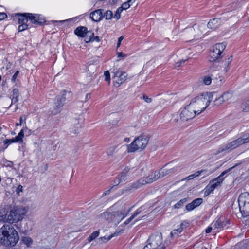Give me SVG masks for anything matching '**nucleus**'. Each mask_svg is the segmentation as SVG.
<instances>
[{
  "instance_id": "nucleus-1",
  "label": "nucleus",
  "mask_w": 249,
  "mask_h": 249,
  "mask_svg": "<svg viewBox=\"0 0 249 249\" xmlns=\"http://www.w3.org/2000/svg\"><path fill=\"white\" fill-rule=\"evenodd\" d=\"M19 239L18 231L9 224L4 225L0 229V243L5 246L14 247Z\"/></svg>"
},
{
  "instance_id": "nucleus-2",
  "label": "nucleus",
  "mask_w": 249,
  "mask_h": 249,
  "mask_svg": "<svg viewBox=\"0 0 249 249\" xmlns=\"http://www.w3.org/2000/svg\"><path fill=\"white\" fill-rule=\"evenodd\" d=\"M27 213L25 209L22 207L14 208L6 213L0 212V221L13 223L21 220Z\"/></svg>"
},
{
  "instance_id": "nucleus-3",
  "label": "nucleus",
  "mask_w": 249,
  "mask_h": 249,
  "mask_svg": "<svg viewBox=\"0 0 249 249\" xmlns=\"http://www.w3.org/2000/svg\"><path fill=\"white\" fill-rule=\"evenodd\" d=\"M213 93L209 92L203 94L192 99L189 104L194 110H199L200 113L209 105L212 101Z\"/></svg>"
},
{
  "instance_id": "nucleus-4",
  "label": "nucleus",
  "mask_w": 249,
  "mask_h": 249,
  "mask_svg": "<svg viewBox=\"0 0 249 249\" xmlns=\"http://www.w3.org/2000/svg\"><path fill=\"white\" fill-rule=\"evenodd\" d=\"M150 139V136L148 134H142L136 138L129 145H127L128 152H134L137 150H144L147 145Z\"/></svg>"
},
{
  "instance_id": "nucleus-5",
  "label": "nucleus",
  "mask_w": 249,
  "mask_h": 249,
  "mask_svg": "<svg viewBox=\"0 0 249 249\" xmlns=\"http://www.w3.org/2000/svg\"><path fill=\"white\" fill-rule=\"evenodd\" d=\"M160 178L158 172L157 171H156L154 173H152L151 174L149 175L147 177L142 178L139 180H138L137 182L133 183L132 184L130 185L127 188L124 190L123 192H125L127 191L131 190L132 189H138L142 185H145L148 183H151L154 181H156Z\"/></svg>"
},
{
  "instance_id": "nucleus-6",
  "label": "nucleus",
  "mask_w": 249,
  "mask_h": 249,
  "mask_svg": "<svg viewBox=\"0 0 249 249\" xmlns=\"http://www.w3.org/2000/svg\"><path fill=\"white\" fill-rule=\"evenodd\" d=\"M162 243V236L161 233L151 235L147 241V245L143 249H157Z\"/></svg>"
},
{
  "instance_id": "nucleus-7",
  "label": "nucleus",
  "mask_w": 249,
  "mask_h": 249,
  "mask_svg": "<svg viewBox=\"0 0 249 249\" xmlns=\"http://www.w3.org/2000/svg\"><path fill=\"white\" fill-rule=\"evenodd\" d=\"M233 168V167L224 171L217 178L211 180L205 188V195L206 196L209 195L216 187L220 185L224 179L223 176Z\"/></svg>"
},
{
  "instance_id": "nucleus-8",
  "label": "nucleus",
  "mask_w": 249,
  "mask_h": 249,
  "mask_svg": "<svg viewBox=\"0 0 249 249\" xmlns=\"http://www.w3.org/2000/svg\"><path fill=\"white\" fill-rule=\"evenodd\" d=\"M199 110H194L189 105L186 106L180 113V119L187 121L193 119L197 114H199Z\"/></svg>"
},
{
  "instance_id": "nucleus-9",
  "label": "nucleus",
  "mask_w": 249,
  "mask_h": 249,
  "mask_svg": "<svg viewBox=\"0 0 249 249\" xmlns=\"http://www.w3.org/2000/svg\"><path fill=\"white\" fill-rule=\"evenodd\" d=\"M226 45L223 43H217L213 48L210 54L209 60L211 62L215 61L218 58H219L221 53L225 50Z\"/></svg>"
},
{
  "instance_id": "nucleus-10",
  "label": "nucleus",
  "mask_w": 249,
  "mask_h": 249,
  "mask_svg": "<svg viewBox=\"0 0 249 249\" xmlns=\"http://www.w3.org/2000/svg\"><path fill=\"white\" fill-rule=\"evenodd\" d=\"M242 144L241 140L238 138L237 139L219 148L216 154L222 153L224 151H231Z\"/></svg>"
},
{
  "instance_id": "nucleus-11",
  "label": "nucleus",
  "mask_w": 249,
  "mask_h": 249,
  "mask_svg": "<svg viewBox=\"0 0 249 249\" xmlns=\"http://www.w3.org/2000/svg\"><path fill=\"white\" fill-rule=\"evenodd\" d=\"M113 78L114 79V86L119 87L124 83L126 80L127 74L124 71L117 70L114 72Z\"/></svg>"
},
{
  "instance_id": "nucleus-12",
  "label": "nucleus",
  "mask_w": 249,
  "mask_h": 249,
  "mask_svg": "<svg viewBox=\"0 0 249 249\" xmlns=\"http://www.w3.org/2000/svg\"><path fill=\"white\" fill-rule=\"evenodd\" d=\"M66 95V91L64 90L61 96H59L57 97V100L56 102L55 103L54 110L53 111V113L54 114H57L60 112V108L62 107L64 105V103L66 99L65 97Z\"/></svg>"
},
{
  "instance_id": "nucleus-13",
  "label": "nucleus",
  "mask_w": 249,
  "mask_h": 249,
  "mask_svg": "<svg viewBox=\"0 0 249 249\" xmlns=\"http://www.w3.org/2000/svg\"><path fill=\"white\" fill-rule=\"evenodd\" d=\"M129 211L126 212L124 210L114 211L112 222L118 224L128 214Z\"/></svg>"
},
{
  "instance_id": "nucleus-14",
  "label": "nucleus",
  "mask_w": 249,
  "mask_h": 249,
  "mask_svg": "<svg viewBox=\"0 0 249 249\" xmlns=\"http://www.w3.org/2000/svg\"><path fill=\"white\" fill-rule=\"evenodd\" d=\"M29 20L36 25H41L45 22L44 18L39 15L28 13Z\"/></svg>"
},
{
  "instance_id": "nucleus-15",
  "label": "nucleus",
  "mask_w": 249,
  "mask_h": 249,
  "mask_svg": "<svg viewBox=\"0 0 249 249\" xmlns=\"http://www.w3.org/2000/svg\"><path fill=\"white\" fill-rule=\"evenodd\" d=\"M90 18L95 22L99 21L103 18V13L101 9H98L92 12L90 14Z\"/></svg>"
},
{
  "instance_id": "nucleus-16",
  "label": "nucleus",
  "mask_w": 249,
  "mask_h": 249,
  "mask_svg": "<svg viewBox=\"0 0 249 249\" xmlns=\"http://www.w3.org/2000/svg\"><path fill=\"white\" fill-rule=\"evenodd\" d=\"M145 209L143 208V207H142L138 209L136 211L133 213V214L130 217H129L128 219H127L124 222V225H127L128 223H129L136 216L142 213L144 214L146 211H145Z\"/></svg>"
},
{
  "instance_id": "nucleus-17",
  "label": "nucleus",
  "mask_w": 249,
  "mask_h": 249,
  "mask_svg": "<svg viewBox=\"0 0 249 249\" xmlns=\"http://www.w3.org/2000/svg\"><path fill=\"white\" fill-rule=\"evenodd\" d=\"M177 171L176 168H172L170 169H165L164 168H161L159 171H157L160 176V178H162L167 175L173 174Z\"/></svg>"
},
{
  "instance_id": "nucleus-18",
  "label": "nucleus",
  "mask_w": 249,
  "mask_h": 249,
  "mask_svg": "<svg viewBox=\"0 0 249 249\" xmlns=\"http://www.w3.org/2000/svg\"><path fill=\"white\" fill-rule=\"evenodd\" d=\"M114 211H113L112 208L108 209L107 211L102 213L100 216L102 218H103L109 222L112 221L113 214Z\"/></svg>"
},
{
  "instance_id": "nucleus-19",
  "label": "nucleus",
  "mask_w": 249,
  "mask_h": 249,
  "mask_svg": "<svg viewBox=\"0 0 249 249\" xmlns=\"http://www.w3.org/2000/svg\"><path fill=\"white\" fill-rule=\"evenodd\" d=\"M238 201L239 205H244L249 203V193H242L239 196Z\"/></svg>"
},
{
  "instance_id": "nucleus-20",
  "label": "nucleus",
  "mask_w": 249,
  "mask_h": 249,
  "mask_svg": "<svg viewBox=\"0 0 249 249\" xmlns=\"http://www.w3.org/2000/svg\"><path fill=\"white\" fill-rule=\"evenodd\" d=\"M220 23V19L214 18L210 20L208 23L207 26L209 28L215 30L219 26Z\"/></svg>"
},
{
  "instance_id": "nucleus-21",
  "label": "nucleus",
  "mask_w": 249,
  "mask_h": 249,
  "mask_svg": "<svg viewBox=\"0 0 249 249\" xmlns=\"http://www.w3.org/2000/svg\"><path fill=\"white\" fill-rule=\"evenodd\" d=\"M232 61V56H230L226 58L224 61L222 62L223 71L226 73L229 70V66Z\"/></svg>"
},
{
  "instance_id": "nucleus-22",
  "label": "nucleus",
  "mask_w": 249,
  "mask_h": 249,
  "mask_svg": "<svg viewBox=\"0 0 249 249\" xmlns=\"http://www.w3.org/2000/svg\"><path fill=\"white\" fill-rule=\"evenodd\" d=\"M28 13L20 14L17 13V16H18V23L22 24L27 23L29 20Z\"/></svg>"
},
{
  "instance_id": "nucleus-23",
  "label": "nucleus",
  "mask_w": 249,
  "mask_h": 249,
  "mask_svg": "<svg viewBox=\"0 0 249 249\" xmlns=\"http://www.w3.org/2000/svg\"><path fill=\"white\" fill-rule=\"evenodd\" d=\"M228 222H222L219 219H217L213 224H212V225L213 226V229L216 230V231H218L219 230L223 228L226 225Z\"/></svg>"
},
{
  "instance_id": "nucleus-24",
  "label": "nucleus",
  "mask_w": 249,
  "mask_h": 249,
  "mask_svg": "<svg viewBox=\"0 0 249 249\" xmlns=\"http://www.w3.org/2000/svg\"><path fill=\"white\" fill-rule=\"evenodd\" d=\"M240 211L244 216H249V203L246 204L239 205Z\"/></svg>"
},
{
  "instance_id": "nucleus-25",
  "label": "nucleus",
  "mask_w": 249,
  "mask_h": 249,
  "mask_svg": "<svg viewBox=\"0 0 249 249\" xmlns=\"http://www.w3.org/2000/svg\"><path fill=\"white\" fill-rule=\"evenodd\" d=\"M121 232H122L121 231H118V232H115L114 233L111 234L110 235H109L107 237H106V236L100 237L98 239L99 242L101 244L103 243H106V242H107L108 241H109V240H110L113 237L120 235L121 233Z\"/></svg>"
},
{
  "instance_id": "nucleus-26",
  "label": "nucleus",
  "mask_w": 249,
  "mask_h": 249,
  "mask_svg": "<svg viewBox=\"0 0 249 249\" xmlns=\"http://www.w3.org/2000/svg\"><path fill=\"white\" fill-rule=\"evenodd\" d=\"M87 32V28L84 26L78 27L74 30L75 34L80 37H84Z\"/></svg>"
},
{
  "instance_id": "nucleus-27",
  "label": "nucleus",
  "mask_w": 249,
  "mask_h": 249,
  "mask_svg": "<svg viewBox=\"0 0 249 249\" xmlns=\"http://www.w3.org/2000/svg\"><path fill=\"white\" fill-rule=\"evenodd\" d=\"M130 169L128 167H125L123 171L118 175V177L122 181H124L126 179V177L128 175V173Z\"/></svg>"
},
{
  "instance_id": "nucleus-28",
  "label": "nucleus",
  "mask_w": 249,
  "mask_h": 249,
  "mask_svg": "<svg viewBox=\"0 0 249 249\" xmlns=\"http://www.w3.org/2000/svg\"><path fill=\"white\" fill-rule=\"evenodd\" d=\"M207 172V171L206 169L201 170L200 171H197V172H195L194 174L189 175V176H188L187 177L185 178L184 179L187 180L193 179L195 178L198 177L201 174H202L203 173H205ZM183 180H184V179Z\"/></svg>"
},
{
  "instance_id": "nucleus-29",
  "label": "nucleus",
  "mask_w": 249,
  "mask_h": 249,
  "mask_svg": "<svg viewBox=\"0 0 249 249\" xmlns=\"http://www.w3.org/2000/svg\"><path fill=\"white\" fill-rule=\"evenodd\" d=\"M187 224V222H183L180 224V227L179 228L173 230L170 233V235L171 237H174L175 235H177L178 233H180L183 230V226L186 225Z\"/></svg>"
},
{
  "instance_id": "nucleus-30",
  "label": "nucleus",
  "mask_w": 249,
  "mask_h": 249,
  "mask_svg": "<svg viewBox=\"0 0 249 249\" xmlns=\"http://www.w3.org/2000/svg\"><path fill=\"white\" fill-rule=\"evenodd\" d=\"M241 108L244 112H249V99H246L242 102Z\"/></svg>"
},
{
  "instance_id": "nucleus-31",
  "label": "nucleus",
  "mask_w": 249,
  "mask_h": 249,
  "mask_svg": "<svg viewBox=\"0 0 249 249\" xmlns=\"http://www.w3.org/2000/svg\"><path fill=\"white\" fill-rule=\"evenodd\" d=\"M93 35L94 33L92 31H87L84 36L85 37V41L86 43L91 42L93 40L92 38L93 37Z\"/></svg>"
},
{
  "instance_id": "nucleus-32",
  "label": "nucleus",
  "mask_w": 249,
  "mask_h": 249,
  "mask_svg": "<svg viewBox=\"0 0 249 249\" xmlns=\"http://www.w3.org/2000/svg\"><path fill=\"white\" fill-rule=\"evenodd\" d=\"M241 140L242 144H245L249 142V133H246L243 134L239 138Z\"/></svg>"
},
{
  "instance_id": "nucleus-33",
  "label": "nucleus",
  "mask_w": 249,
  "mask_h": 249,
  "mask_svg": "<svg viewBox=\"0 0 249 249\" xmlns=\"http://www.w3.org/2000/svg\"><path fill=\"white\" fill-rule=\"evenodd\" d=\"M12 103H16L18 100V90L17 89H14L13 90Z\"/></svg>"
},
{
  "instance_id": "nucleus-34",
  "label": "nucleus",
  "mask_w": 249,
  "mask_h": 249,
  "mask_svg": "<svg viewBox=\"0 0 249 249\" xmlns=\"http://www.w3.org/2000/svg\"><path fill=\"white\" fill-rule=\"evenodd\" d=\"M224 102H227L231 100L232 97V94L229 91L224 92L221 95Z\"/></svg>"
},
{
  "instance_id": "nucleus-35",
  "label": "nucleus",
  "mask_w": 249,
  "mask_h": 249,
  "mask_svg": "<svg viewBox=\"0 0 249 249\" xmlns=\"http://www.w3.org/2000/svg\"><path fill=\"white\" fill-rule=\"evenodd\" d=\"M21 241L22 242L26 244L28 247L31 246L33 243V240L31 238L29 237H22Z\"/></svg>"
},
{
  "instance_id": "nucleus-36",
  "label": "nucleus",
  "mask_w": 249,
  "mask_h": 249,
  "mask_svg": "<svg viewBox=\"0 0 249 249\" xmlns=\"http://www.w3.org/2000/svg\"><path fill=\"white\" fill-rule=\"evenodd\" d=\"M99 235V231H94L92 233L90 234V235L88 237V240L89 242H90L94 239H95L96 237H97Z\"/></svg>"
},
{
  "instance_id": "nucleus-37",
  "label": "nucleus",
  "mask_w": 249,
  "mask_h": 249,
  "mask_svg": "<svg viewBox=\"0 0 249 249\" xmlns=\"http://www.w3.org/2000/svg\"><path fill=\"white\" fill-rule=\"evenodd\" d=\"M187 200L186 198L180 200L179 202L174 205V208L175 209L179 208L181 206H183L185 203H186Z\"/></svg>"
},
{
  "instance_id": "nucleus-38",
  "label": "nucleus",
  "mask_w": 249,
  "mask_h": 249,
  "mask_svg": "<svg viewBox=\"0 0 249 249\" xmlns=\"http://www.w3.org/2000/svg\"><path fill=\"white\" fill-rule=\"evenodd\" d=\"M24 137L23 130L22 129L20 132L18 134V135L15 138V140L16 142H19L22 141V139Z\"/></svg>"
},
{
  "instance_id": "nucleus-39",
  "label": "nucleus",
  "mask_w": 249,
  "mask_h": 249,
  "mask_svg": "<svg viewBox=\"0 0 249 249\" xmlns=\"http://www.w3.org/2000/svg\"><path fill=\"white\" fill-rule=\"evenodd\" d=\"M116 147L114 146H110L107 149V154L108 156H112L115 151Z\"/></svg>"
},
{
  "instance_id": "nucleus-40",
  "label": "nucleus",
  "mask_w": 249,
  "mask_h": 249,
  "mask_svg": "<svg viewBox=\"0 0 249 249\" xmlns=\"http://www.w3.org/2000/svg\"><path fill=\"white\" fill-rule=\"evenodd\" d=\"M113 16L112 12L110 10L107 11L103 17H105L106 19L109 20L112 18Z\"/></svg>"
},
{
  "instance_id": "nucleus-41",
  "label": "nucleus",
  "mask_w": 249,
  "mask_h": 249,
  "mask_svg": "<svg viewBox=\"0 0 249 249\" xmlns=\"http://www.w3.org/2000/svg\"><path fill=\"white\" fill-rule=\"evenodd\" d=\"M224 102H225L223 99L222 95H221L219 97L216 98L214 101V105L216 106H220Z\"/></svg>"
},
{
  "instance_id": "nucleus-42",
  "label": "nucleus",
  "mask_w": 249,
  "mask_h": 249,
  "mask_svg": "<svg viewBox=\"0 0 249 249\" xmlns=\"http://www.w3.org/2000/svg\"><path fill=\"white\" fill-rule=\"evenodd\" d=\"M220 69L219 68V66L216 63H214L209 68V71L212 72L216 70H220Z\"/></svg>"
},
{
  "instance_id": "nucleus-43",
  "label": "nucleus",
  "mask_w": 249,
  "mask_h": 249,
  "mask_svg": "<svg viewBox=\"0 0 249 249\" xmlns=\"http://www.w3.org/2000/svg\"><path fill=\"white\" fill-rule=\"evenodd\" d=\"M203 202V199L201 198H198L195 199L192 201V203L195 206V207H197L199 206Z\"/></svg>"
},
{
  "instance_id": "nucleus-44",
  "label": "nucleus",
  "mask_w": 249,
  "mask_h": 249,
  "mask_svg": "<svg viewBox=\"0 0 249 249\" xmlns=\"http://www.w3.org/2000/svg\"><path fill=\"white\" fill-rule=\"evenodd\" d=\"M28 26L29 25L27 23L20 24V25L18 26V30L19 32L23 31L28 28Z\"/></svg>"
},
{
  "instance_id": "nucleus-45",
  "label": "nucleus",
  "mask_w": 249,
  "mask_h": 249,
  "mask_svg": "<svg viewBox=\"0 0 249 249\" xmlns=\"http://www.w3.org/2000/svg\"><path fill=\"white\" fill-rule=\"evenodd\" d=\"M105 80L108 82V84L110 83V73L108 71H105L104 72Z\"/></svg>"
},
{
  "instance_id": "nucleus-46",
  "label": "nucleus",
  "mask_w": 249,
  "mask_h": 249,
  "mask_svg": "<svg viewBox=\"0 0 249 249\" xmlns=\"http://www.w3.org/2000/svg\"><path fill=\"white\" fill-rule=\"evenodd\" d=\"M212 82V78L209 76H205L203 79V83L206 85H209Z\"/></svg>"
},
{
  "instance_id": "nucleus-47",
  "label": "nucleus",
  "mask_w": 249,
  "mask_h": 249,
  "mask_svg": "<svg viewBox=\"0 0 249 249\" xmlns=\"http://www.w3.org/2000/svg\"><path fill=\"white\" fill-rule=\"evenodd\" d=\"M195 206L192 203V202L186 205L185 207V209L187 211H191L193 210H194L195 208Z\"/></svg>"
},
{
  "instance_id": "nucleus-48",
  "label": "nucleus",
  "mask_w": 249,
  "mask_h": 249,
  "mask_svg": "<svg viewBox=\"0 0 249 249\" xmlns=\"http://www.w3.org/2000/svg\"><path fill=\"white\" fill-rule=\"evenodd\" d=\"M80 128V125L79 123L75 124L74 128H71V132L73 134H76L78 133V131Z\"/></svg>"
},
{
  "instance_id": "nucleus-49",
  "label": "nucleus",
  "mask_w": 249,
  "mask_h": 249,
  "mask_svg": "<svg viewBox=\"0 0 249 249\" xmlns=\"http://www.w3.org/2000/svg\"><path fill=\"white\" fill-rule=\"evenodd\" d=\"M16 142V140H15V138H12L10 139H6L4 141V143L5 144H10L13 142Z\"/></svg>"
},
{
  "instance_id": "nucleus-50",
  "label": "nucleus",
  "mask_w": 249,
  "mask_h": 249,
  "mask_svg": "<svg viewBox=\"0 0 249 249\" xmlns=\"http://www.w3.org/2000/svg\"><path fill=\"white\" fill-rule=\"evenodd\" d=\"M142 99L144 100V101L145 102L148 103H151L152 101V98L148 97L145 94L143 95Z\"/></svg>"
},
{
  "instance_id": "nucleus-51",
  "label": "nucleus",
  "mask_w": 249,
  "mask_h": 249,
  "mask_svg": "<svg viewBox=\"0 0 249 249\" xmlns=\"http://www.w3.org/2000/svg\"><path fill=\"white\" fill-rule=\"evenodd\" d=\"M23 192V186L21 185H19L16 189L17 194H19L20 192Z\"/></svg>"
},
{
  "instance_id": "nucleus-52",
  "label": "nucleus",
  "mask_w": 249,
  "mask_h": 249,
  "mask_svg": "<svg viewBox=\"0 0 249 249\" xmlns=\"http://www.w3.org/2000/svg\"><path fill=\"white\" fill-rule=\"evenodd\" d=\"M122 8L124 9V10H126L130 7V4H128L127 2H124L122 4Z\"/></svg>"
},
{
  "instance_id": "nucleus-53",
  "label": "nucleus",
  "mask_w": 249,
  "mask_h": 249,
  "mask_svg": "<svg viewBox=\"0 0 249 249\" xmlns=\"http://www.w3.org/2000/svg\"><path fill=\"white\" fill-rule=\"evenodd\" d=\"M26 119V117L25 116H21L20 118V124H18V123H17L16 125H21V124L23 121H24L25 122Z\"/></svg>"
},
{
  "instance_id": "nucleus-54",
  "label": "nucleus",
  "mask_w": 249,
  "mask_h": 249,
  "mask_svg": "<svg viewBox=\"0 0 249 249\" xmlns=\"http://www.w3.org/2000/svg\"><path fill=\"white\" fill-rule=\"evenodd\" d=\"M113 182H114V183L115 184L114 185H115V186L119 184L121 182H122V181L121 180H120V179L119 178L117 177V178L115 179L114 180Z\"/></svg>"
},
{
  "instance_id": "nucleus-55",
  "label": "nucleus",
  "mask_w": 249,
  "mask_h": 249,
  "mask_svg": "<svg viewBox=\"0 0 249 249\" xmlns=\"http://www.w3.org/2000/svg\"><path fill=\"white\" fill-rule=\"evenodd\" d=\"M186 61V60H181L178 62H177L175 64V67H179L181 66L182 63H184Z\"/></svg>"
},
{
  "instance_id": "nucleus-56",
  "label": "nucleus",
  "mask_w": 249,
  "mask_h": 249,
  "mask_svg": "<svg viewBox=\"0 0 249 249\" xmlns=\"http://www.w3.org/2000/svg\"><path fill=\"white\" fill-rule=\"evenodd\" d=\"M19 73V71H17L15 74L13 75L12 78V81L14 82L15 81H16V79L18 74V73Z\"/></svg>"
},
{
  "instance_id": "nucleus-57",
  "label": "nucleus",
  "mask_w": 249,
  "mask_h": 249,
  "mask_svg": "<svg viewBox=\"0 0 249 249\" xmlns=\"http://www.w3.org/2000/svg\"><path fill=\"white\" fill-rule=\"evenodd\" d=\"M7 18V15L5 13H0V20L4 19Z\"/></svg>"
},
{
  "instance_id": "nucleus-58",
  "label": "nucleus",
  "mask_w": 249,
  "mask_h": 249,
  "mask_svg": "<svg viewBox=\"0 0 249 249\" xmlns=\"http://www.w3.org/2000/svg\"><path fill=\"white\" fill-rule=\"evenodd\" d=\"M124 38V37L123 36H121L119 38H118V42H117V48L119 47L120 45H121V41H122V40Z\"/></svg>"
},
{
  "instance_id": "nucleus-59",
  "label": "nucleus",
  "mask_w": 249,
  "mask_h": 249,
  "mask_svg": "<svg viewBox=\"0 0 249 249\" xmlns=\"http://www.w3.org/2000/svg\"><path fill=\"white\" fill-rule=\"evenodd\" d=\"M114 187H115V185H113V186H112V187H111L109 190H107L106 191H105V192L103 193V194L102 196H106V195H107V194H109V193H110V190H111V189H112Z\"/></svg>"
},
{
  "instance_id": "nucleus-60",
  "label": "nucleus",
  "mask_w": 249,
  "mask_h": 249,
  "mask_svg": "<svg viewBox=\"0 0 249 249\" xmlns=\"http://www.w3.org/2000/svg\"><path fill=\"white\" fill-rule=\"evenodd\" d=\"M117 56L118 57H125L126 56V54H125L124 53L122 52H117Z\"/></svg>"
},
{
  "instance_id": "nucleus-61",
  "label": "nucleus",
  "mask_w": 249,
  "mask_h": 249,
  "mask_svg": "<svg viewBox=\"0 0 249 249\" xmlns=\"http://www.w3.org/2000/svg\"><path fill=\"white\" fill-rule=\"evenodd\" d=\"M120 14L119 13H117V12L116 11V13L114 15V18L116 19L117 20H118L120 18Z\"/></svg>"
},
{
  "instance_id": "nucleus-62",
  "label": "nucleus",
  "mask_w": 249,
  "mask_h": 249,
  "mask_svg": "<svg viewBox=\"0 0 249 249\" xmlns=\"http://www.w3.org/2000/svg\"><path fill=\"white\" fill-rule=\"evenodd\" d=\"M213 227L212 226H209L205 231L206 233H210L213 229Z\"/></svg>"
},
{
  "instance_id": "nucleus-63",
  "label": "nucleus",
  "mask_w": 249,
  "mask_h": 249,
  "mask_svg": "<svg viewBox=\"0 0 249 249\" xmlns=\"http://www.w3.org/2000/svg\"><path fill=\"white\" fill-rule=\"evenodd\" d=\"M92 39L93 40L91 42H93L94 41H96L97 42L100 41V38H99V37L98 36H93V37L92 38Z\"/></svg>"
},
{
  "instance_id": "nucleus-64",
  "label": "nucleus",
  "mask_w": 249,
  "mask_h": 249,
  "mask_svg": "<svg viewBox=\"0 0 249 249\" xmlns=\"http://www.w3.org/2000/svg\"><path fill=\"white\" fill-rule=\"evenodd\" d=\"M118 121H119L118 118H116L115 120H113L112 121H110V123L113 125H115L118 123Z\"/></svg>"
}]
</instances>
